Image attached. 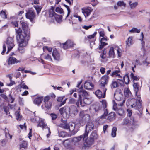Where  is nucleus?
Returning <instances> with one entry per match:
<instances>
[{
  "instance_id": "nucleus-1",
  "label": "nucleus",
  "mask_w": 150,
  "mask_h": 150,
  "mask_svg": "<svg viewBox=\"0 0 150 150\" xmlns=\"http://www.w3.org/2000/svg\"><path fill=\"white\" fill-rule=\"evenodd\" d=\"M16 32L17 34L16 39L20 46H26L27 43L28 41L30 39L29 38H26V36L24 35L23 33H22V29L20 28L16 29Z\"/></svg>"
},
{
  "instance_id": "nucleus-2",
  "label": "nucleus",
  "mask_w": 150,
  "mask_h": 150,
  "mask_svg": "<svg viewBox=\"0 0 150 150\" xmlns=\"http://www.w3.org/2000/svg\"><path fill=\"white\" fill-rule=\"evenodd\" d=\"M129 104L132 108H135V109L138 110L140 113L142 111V108L141 103L142 101L140 99V97L137 100L132 99L128 100Z\"/></svg>"
},
{
  "instance_id": "nucleus-3",
  "label": "nucleus",
  "mask_w": 150,
  "mask_h": 150,
  "mask_svg": "<svg viewBox=\"0 0 150 150\" xmlns=\"http://www.w3.org/2000/svg\"><path fill=\"white\" fill-rule=\"evenodd\" d=\"M79 98L77 101L76 103V104L78 107L79 106V103L81 106H84L82 103V97L83 98L86 97L88 96V94L86 91L83 89V88L80 89V90L78 91Z\"/></svg>"
},
{
  "instance_id": "nucleus-4",
  "label": "nucleus",
  "mask_w": 150,
  "mask_h": 150,
  "mask_svg": "<svg viewBox=\"0 0 150 150\" xmlns=\"http://www.w3.org/2000/svg\"><path fill=\"white\" fill-rule=\"evenodd\" d=\"M114 96L116 100L118 101L122 100V103L118 104L120 106H122L125 103V100H123L122 93L121 89L119 88L117 89L115 92Z\"/></svg>"
},
{
  "instance_id": "nucleus-5",
  "label": "nucleus",
  "mask_w": 150,
  "mask_h": 150,
  "mask_svg": "<svg viewBox=\"0 0 150 150\" xmlns=\"http://www.w3.org/2000/svg\"><path fill=\"white\" fill-rule=\"evenodd\" d=\"M20 23L21 24L24 34L26 36V38H28V39L29 38H30V33L26 22L21 21Z\"/></svg>"
},
{
  "instance_id": "nucleus-6",
  "label": "nucleus",
  "mask_w": 150,
  "mask_h": 150,
  "mask_svg": "<svg viewBox=\"0 0 150 150\" xmlns=\"http://www.w3.org/2000/svg\"><path fill=\"white\" fill-rule=\"evenodd\" d=\"M60 114L62 115L63 117L66 119L69 117L70 112V109L68 107H64L59 110Z\"/></svg>"
},
{
  "instance_id": "nucleus-7",
  "label": "nucleus",
  "mask_w": 150,
  "mask_h": 150,
  "mask_svg": "<svg viewBox=\"0 0 150 150\" xmlns=\"http://www.w3.org/2000/svg\"><path fill=\"white\" fill-rule=\"evenodd\" d=\"M94 141L93 139H91L89 137L83 143V146L82 148L83 149L87 150L94 144Z\"/></svg>"
},
{
  "instance_id": "nucleus-8",
  "label": "nucleus",
  "mask_w": 150,
  "mask_h": 150,
  "mask_svg": "<svg viewBox=\"0 0 150 150\" xmlns=\"http://www.w3.org/2000/svg\"><path fill=\"white\" fill-rule=\"evenodd\" d=\"M27 18L29 19L32 23L34 22V20L35 18L36 15L34 11L32 10H28L25 14Z\"/></svg>"
},
{
  "instance_id": "nucleus-9",
  "label": "nucleus",
  "mask_w": 150,
  "mask_h": 150,
  "mask_svg": "<svg viewBox=\"0 0 150 150\" xmlns=\"http://www.w3.org/2000/svg\"><path fill=\"white\" fill-rule=\"evenodd\" d=\"M94 126V124L92 122H89L87 123L86 126L85 132L83 134L84 138H86L88 137L90 132L93 129Z\"/></svg>"
},
{
  "instance_id": "nucleus-10",
  "label": "nucleus",
  "mask_w": 150,
  "mask_h": 150,
  "mask_svg": "<svg viewBox=\"0 0 150 150\" xmlns=\"http://www.w3.org/2000/svg\"><path fill=\"white\" fill-rule=\"evenodd\" d=\"M13 42V39L12 38L9 37L7 38L6 41V44L8 47V51L6 52V54H8L9 51L14 47Z\"/></svg>"
},
{
  "instance_id": "nucleus-11",
  "label": "nucleus",
  "mask_w": 150,
  "mask_h": 150,
  "mask_svg": "<svg viewBox=\"0 0 150 150\" xmlns=\"http://www.w3.org/2000/svg\"><path fill=\"white\" fill-rule=\"evenodd\" d=\"M103 108L104 109V113L100 117V118L103 119L105 118L108 114L107 109H106L107 107V102L106 100H103L102 102Z\"/></svg>"
},
{
  "instance_id": "nucleus-12",
  "label": "nucleus",
  "mask_w": 150,
  "mask_h": 150,
  "mask_svg": "<svg viewBox=\"0 0 150 150\" xmlns=\"http://www.w3.org/2000/svg\"><path fill=\"white\" fill-rule=\"evenodd\" d=\"M50 99V97L48 96H45L44 98L45 106L48 109H50L52 106V103Z\"/></svg>"
},
{
  "instance_id": "nucleus-13",
  "label": "nucleus",
  "mask_w": 150,
  "mask_h": 150,
  "mask_svg": "<svg viewBox=\"0 0 150 150\" xmlns=\"http://www.w3.org/2000/svg\"><path fill=\"white\" fill-rule=\"evenodd\" d=\"M68 127L69 131L72 132V134H74L76 133L78 131L77 129L75 128V124L74 123H69Z\"/></svg>"
},
{
  "instance_id": "nucleus-14",
  "label": "nucleus",
  "mask_w": 150,
  "mask_h": 150,
  "mask_svg": "<svg viewBox=\"0 0 150 150\" xmlns=\"http://www.w3.org/2000/svg\"><path fill=\"white\" fill-rule=\"evenodd\" d=\"M63 47L64 49H67L73 46V42L70 40H69L65 43L62 44Z\"/></svg>"
},
{
  "instance_id": "nucleus-15",
  "label": "nucleus",
  "mask_w": 150,
  "mask_h": 150,
  "mask_svg": "<svg viewBox=\"0 0 150 150\" xmlns=\"http://www.w3.org/2000/svg\"><path fill=\"white\" fill-rule=\"evenodd\" d=\"M85 138L84 137L83 135H81L77 137H75L73 138L72 141L73 143L76 146L78 145L77 143L80 142V141H81L82 140L84 139Z\"/></svg>"
},
{
  "instance_id": "nucleus-16",
  "label": "nucleus",
  "mask_w": 150,
  "mask_h": 150,
  "mask_svg": "<svg viewBox=\"0 0 150 150\" xmlns=\"http://www.w3.org/2000/svg\"><path fill=\"white\" fill-rule=\"evenodd\" d=\"M109 77L107 75H105L103 76L101 79V85L104 87L107 84L108 81Z\"/></svg>"
},
{
  "instance_id": "nucleus-17",
  "label": "nucleus",
  "mask_w": 150,
  "mask_h": 150,
  "mask_svg": "<svg viewBox=\"0 0 150 150\" xmlns=\"http://www.w3.org/2000/svg\"><path fill=\"white\" fill-rule=\"evenodd\" d=\"M120 81L122 82V83H120V85L122 86H124V83L126 84H128L130 81L129 79V76L128 74H125L123 76V78L122 79H121Z\"/></svg>"
},
{
  "instance_id": "nucleus-18",
  "label": "nucleus",
  "mask_w": 150,
  "mask_h": 150,
  "mask_svg": "<svg viewBox=\"0 0 150 150\" xmlns=\"http://www.w3.org/2000/svg\"><path fill=\"white\" fill-rule=\"evenodd\" d=\"M80 117L86 122L88 121L90 119V116L88 114H83V111L80 112L79 114Z\"/></svg>"
},
{
  "instance_id": "nucleus-19",
  "label": "nucleus",
  "mask_w": 150,
  "mask_h": 150,
  "mask_svg": "<svg viewBox=\"0 0 150 150\" xmlns=\"http://www.w3.org/2000/svg\"><path fill=\"white\" fill-rule=\"evenodd\" d=\"M106 90L107 89H106L104 90H103V94L101 91L98 90L95 92V94L99 98H104L105 96V92Z\"/></svg>"
},
{
  "instance_id": "nucleus-20",
  "label": "nucleus",
  "mask_w": 150,
  "mask_h": 150,
  "mask_svg": "<svg viewBox=\"0 0 150 150\" xmlns=\"http://www.w3.org/2000/svg\"><path fill=\"white\" fill-rule=\"evenodd\" d=\"M84 87L87 90H91L93 87V85L90 81H87L84 84Z\"/></svg>"
},
{
  "instance_id": "nucleus-21",
  "label": "nucleus",
  "mask_w": 150,
  "mask_h": 150,
  "mask_svg": "<svg viewBox=\"0 0 150 150\" xmlns=\"http://www.w3.org/2000/svg\"><path fill=\"white\" fill-rule=\"evenodd\" d=\"M20 62V60H17L15 57H11L8 59V64H13L15 63H19Z\"/></svg>"
},
{
  "instance_id": "nucleus-22",
  "label": "nucleus",
  "mask_w": 150,
  "mask_h": 150,
  "mask_svg": "<svg viewBox=\"0 0 150 150\" xmlns=\"http://www.w3.org/2000/svg\"><path fill=\"white\" fill-rule=\"evenodd\" d=\"M93 108L95 112L98 113L101 110L102 107L99 103H97L93 105Z\"/></svg>"
},
{
  "instance_id": "nucleus-23",
  "label": "nucleus",
  "mask_w": 150,
  "mask_h": 150,
  "mask_svg": "<svg viewBox=\"0 0 150 150\" xmlns=\"http://www.w3.org/2000/svg\"><path fill=\"white\" fill-rule=\"evenodd\" d=\"M52 54L55 59L57 60H59L60 54L57 50H53Z\"/></svg>"
},
{
  "instance_id": "nucleus-24",
  "label": "nucleus",
  "mask_w": 150,
  "mask_h": 150,
  "mask_svg": "<svg viewBox=\"0 0 150 150\" xmlns=\"http://www.w3.org/2000/svg\"><path fill=\"white\" fill-rule=\"evenodd\" d=\"M54 10V7L53 6H51V8L49 10V16L50 17H53L57 14L55 13Z\"/></svg>"
},
{
  "instance_id": "nucleus-25",
  "label": "nucleus",
  "mask_w": 150,
  "mask_h": 150,
  "mask_svg": "<svg viewBox=\"0 0 150 150\" xmlns=\"http://www.w3.org/2000/svg\"><path fill=\"white\" fill-rule=\"evenodd\" d=\"M133 86L134 87V90L135 92L136 95L139 98V96L137 95L138 91L139 90V83H134L133 84Z\"/></svg>"
},
{
  "instance_id": "nucleus-26",
  "label": "nucleus",
  "mask_w": 150,
  "mask_h": 150,
  "mask_svg": "<svg viewBox=\"0 0 150 150\" xmlns=\"http://www.w3.org/2000/svg\"><path fill=\"white\" fill-rule=\"evenodd\" d=\"M38 127H42V129L46 127H47V125L44 122L43 120L41 119L40 120V122L38 125Z\"/></svg>"
},
{
  "instance_id": "nucleus-27",
  "label": "nucleus",
  "mask_w": 150,
  "mask_h": 150,
  "mask_svg": "<svg viewBox=\"0 0 150 150\" xmlns=\"http://www.w3.org/2000/svg\"><path fill=\"white\" fill-rule=\"evenodd\" d=\"M92 10L88 9L83 10L82 13L86 18L88 17L91 13Z\"/></svg>"
},
{
  "instance_id": "nucleus-28",
  "label": "nucleus",
  "mask_w": 150,
  "mask_h": 150,
  "mask_svg": "<svg viewBox=\"0 0 150 150\" xmlns=\"http://www.w3.org/2000/svg\"><path fill=\"white\" fill-rule=\"evenodd\" d=\"M43 97H37L34 99V103L37 105H40L42 102V98Z\"/></svg>"
},
{
  "instance_id": "nucleus-29",
  "label": "nucleus",
  "mask_w": 150,
  "mask_h": 150,
  "mask_svg": "<svg viewBox=\"0 0 150 150\" xmlns=\"http://www.w3.org/2000/svg\"><path fill=\"white\" fill-rule=\"evenodd\" d=\"M98 137V136L96 131H94L92 132L90 136L89 137L91 139H93V140L94 141Z\"/></svg>"
},
{
  "instance_id": "nucleus-30",
  "label": "nucleus",
  "mask_w": 150,
  "mask_h": 150,
  "mask_svg": "<svg viewBox=\"0 0 150 150\" xmlns=\"http://www.w3.org/2000/svg\"><path fill=\"white\" fill-rule=\"evenodd\" d=\"M133 37L132 36L129 37L127 40L126 42V46L129 47L133 44Z\"/></svg>"
},
{
  "instance_id": "nucleus-31",
  "label": "nucleus",
  "mask_w": 150,
  "mask_h": 150,
  "mask_svg": "<svg viewBox=\"0 0 150 150\" xmlns=\"http://www.w3.org/2000/svg\"><path fill=\"white\" fill-rule=\"evenodd\" d=\"M115 114L114 112H112L110 113L108 117V119L110 121H112L115 119Z\"/></svg>"
},
{
  "instance_id": "nucleus-32",
  "label": "nucleus",
  "mask_w": 150,
  "mask_h": 150,
  "mask_svg": "<svg viewBox=\"0 0 150 150\" xmlns=\"http://www.w3.org/2000/svg\"><path fill=\"white\" fill-rule=\"evenodd\" d=\"M124 94L125 96L128 98L131 95V93L129 88H125L124 90Z\"/></svg>"
},
{
  "instance_id": "nucleus-33",
  "label": "nucleus",
  "mask_w": 150,
  "mask_h": 150,
  "mask_svg": "<svg viewBox=\"0 0 150 150\" xmlns=\"http://www.w3.org/2000/svg\"><path fill=\"white\" fill-rule=\"evenodd\" d=\"M129 4L130 6V8L131 9H134L138 5V3L136 2L132 3L131 1H129Z\"/></svg>"
},
{
  "instance_id": "nucleus-34",
  "label": "nucleus",
  "mask_w": 150,
  "mask_h": 150,
  "mask_svg": "<svg viewBox=\"0 0 150 150\" xmlns=\"http://www.w3.org/2000/svg\"><path fill=\"white\" fill-rule=\"evenodd\" d=\"M59 126L60 127L64 129H68L69 124H68L66 122L61 123Z\"/></svg>"
},
{
  "instance_id": "nucleus-35",
  "label": "nucleus",
  "mask_w": 150,
  "mask_h": 150,
  "mask_svg": "<svg viewBox=\"0 0 150 150\" xmlns=\"http://www.w3.org/2000/svg\"><path fill=\"white\" fill-rule=\"evenodd\" d=\"M120 70H116L113 71L111 74V76H114L115 75V76L117 77L120 78H122V77L118 73L120 72Z\"/></svg>"
},
{
  "instance_id": "nucleus-36",
  "label": "nucleus",
  "mask_w": 150,
  "mask_h": 150,
  "mask_svg": "<svg viewBox=\"0 0 150 150\" xmlns=\"http://www.w3.org/2000/svg\"><path fill=\"white\" fill-rule=\"evenodd\" d=\"M70 108V113H73L75 114L77 113V109L75 106H73L71 108Z\"/></svg>"
},
{
  "instance_id": "nucleus-37",
  "label": "nucleus",
  "mask_w": 150,
  "mask_h": 150,
  "mask_svg": "<svg viewBox=\"0 0 150 150\" xmlns=\"http://www.w3.org/2000/svg\"><path fill=\"white\" fill-rule=\"evenodd\" d=\"M54 17L56 21L58 23H60L62 21V15L57 14Z\"/></svg>"
},
{
  "instance_id": "nucleus-38",
  "label": "nucleus",
  "mask_w": 150,
  "mask_h": 150,
  "mask_svg": "<svg viewBox=\"0 0 150 150\" xmlns=\"http://www.w3.org/2000/svg\"><path fill=\"white\" fill-rule=\"evenodd\" d=\"M131 124V121L128 119H124L122 122V124L124 125H129Z\"/></svg>"
},
{
  "instance_id": "nucleus-39",
  "label": "nucleus",
  "mask_w": 150,
  "mask_h": 150,
  "mask_svg": "<svg viewBox=\"0 0 150 150\" xmlns=\"http://www.w3.org/2000/svg\"><path fill=\"white\" fill-rule=\"evenodd\" d=\"M114 52L113 47H111L109 52V55L110 57H114Z\"/></svg>"
},
{
  "instance_id": "nucleus-40",
  "label": "nucleus",
  "mask_w": 150,
  "mask_h": 150,
  "mask_svg": "<svg viewBox=\"0 0 150 150\" xmlns=\"http://www.w3.org/2000/svg\"><path fill=\"white\" fill-rule=\"evenodd\" d=\"M117 128L114 127H113L112 129L111 136L113 137H114L116 135Z\"/></svg>"
},
{
  "instance_id": "nucleus-41",
  "label": "nucleus",
  "mask_w": 150,
  "mask_h": 150,
  "mask_svg": "<svg viewBox=\"0 0 150 150\" xmlns=\"http://www.w3.org/2000/svg\"><path fill=\"white\" fill-rule=\"evenodd\" d=\"M129 32L132 33H139L140 32V29H138L136 28H133L132 29L129 31Z\"/></svg>"
},
{
  "instance_id": "nucleus-42",
  "label": "nucleus",
  "mask_w": 150,
  "mask_h": 150,
  "mask_svg": "<svg viewBox=\"0 0 150 150\" xmlns=\"http://www.w3.org/2000/svg\"><path fill=\"white\" fill-rule=\"evenodd\" d=\"M0 15L3 19H6L7 18V15L5 11H1L0 13Z\"/></svg>"
},
{
  "instance_id": "nucleus-43",
  "label": "nucleus",
  "mask_w": 150,
  "mask_h": 150,
  "mask_svg": "<svg viewBox=\"0 0 150 150\" xmlns=\"http://www.w3.org/2000/svg\"><path fill=\"white\" fill-rule=\"evenodd\" d=\"M56 12L59 14H62L64 13L63 9L61 8L57 7L55 9Z\"/></svg>"
},
{
  "instance_id": "nucleus-44",
  "label": "nucleus",
  "mask_w": 150,
  "mask_h": 150,
  "mask_svg": "<svg viewBox=\"0 0 150 150\" xmlns=\"http://www.w3.org/2000/svg\"><path fill=\"white\" fill-rule=\"evenodd\" d=\"M116 111L117 113L120 116H122L124 114V110L122 108L118 109Z\"/></svg>"
},
{
  "instance_id": "nucleus-45",
  "label": "nucleus",
  "mask_w": 150,
  "mask_h": 150,
  "mask_svg": "<svg viewBox=\"0 0 150 150\" xmlns=\"http://www.w3.org/2000/svg\"><path fill=\"white\" fill-rule=\"evenodd\" d=\"M18 87L19 88H21L25 89H28V86L26 85L25 83H22L19 84Z\"/></svg>"
},
{
  "instance_id": "nucleus-46",
  "label": "nucleus",
  "mask_w": 150,
  "mask_h": 150,
  "mask_svg": "<svg viewBox=\"0 0 150 150\" xmlns=\"http://www.w3.org/2000/svg\"><path fill=\"white\" fill-rule=\"evenodd\" d=\"M118 82L116 81L112 82V83L111 84V86L112 88H115L118 87Z\"/></svg>"
},
{
  "instance_id": "nucleus-47",
  "label": "nucleus",
  "mask_w": 150,
  "mask_h": 150,
  "mask_svg": "<svg viewBox=\"0 0 150 150\" xmlns=\"http://www.w3.org/2000/svg\"><path fill=\"white\" fill-rule=\"evenodd\" d=\"M83 101L82 100L83 105H84L85 104L87 105L89 104V103L88 102L89 99L87 98L86 97H85L83 98Z\"/></svg>"
},
{
  "instance_id": "nucleus-48",
  "label": "nucleus",
  "mask_w": 150,
  "mask_h": 150,
  "mask_svg": "<svg viewBox=\"0 0 150 150\" xmlns=\"http://www.w3.org/2000/svg\"><path fill=\"white\" fill-rule=\"evenodd\" d=\"M130 76L131 79L134 81H138L139 80L138 78L134 75L133 73H131L130 74Z\"/></svg>"
},
{
  "instance_id": "nucleus-49",
  "label": "nucleus",
  "mask_w": 150,
  "mask_h": 150,
  "mask_svg": "<svg viewBox=\"0 0 150 150\" xmlns=\"http://www.w3.org/2000/svg\"><path fill=\"white\" fill-rule=\"evenodd\" d=\"M108 45L107 43H105L104 42H100V44L99 45V49L101 50L102 49L104 46Z\"/></svg>"
},
{
  "instance_id": "nucleus-50",
  "label": "nucleus",
  "mask_w": 150,
  "mask_h": 150,
  "mask_svg": "<svg viewBox=\"0 0 150 150\" xmlns=\"http://www.w3.org/2000/svg\"><path fill=\"white\" fill-rule=\"evenodd\" d=\"M35 8L37 11V14H39V13L40 12L42 8L41 6H37L35 7Z\"/></svg>"
},
{
  "instance_id": "nucleus-51",
  "label": "nucleus",
  "mask_w": 150,
  "mask_h": 150,
  "mask_svg": "<svg viewBox=\"0 0 150 150\" xmlns=\"http://www.w3.org/2000/svg\"><path fill=\"white\" fill-rule=\"evenodd\" d=\"M117 5L118 6H123L125 7L126 6V4L123 1H118L117 3Z\"/></svg>"
},
{
  "instance_id": "nucleus-52",
  "label": "nucleus",
  "mask_w": 150,
  "mask_h": 150,
  "mask_svg": "<svg viewBox=\"0 0 150 150\" xmlns=\"http://www.w3.org/2000/svg\"><path fill=\"white\" fill-rule=\"evenodd\" d=\"M64 6H65L67 9V11H68V13L67 16H66V18H67V17L69 16V15H70V10L69 7L67 5L64 4Z\"/></svg>"
},
{
  "instance_id": "nucleus-53",
  "label": "nucleus",
  "mask_w": 150,
  "mask_h": 150,
  "mask_svg": "<svg viewBox=\"0 0 150 150\" xmlns=\"http://www.w3.org/2000/svg\"><path fill=\"white\" fill-rule=\"evenodd\" d=\"M8 99L11 100L10 102L11 103H12L14 102V101L15 98L13 97V96L11 95V94H10L8 96Z\"/></svg>"
},
{
  "instance_id": "nucleus-54",
  "label": "nucleus",
  "mask_w": 150,
  "mask_h": 150,
  "mask_svg": "<svg viewBox=\"0 0 150 150\" xmlns=\"http://www.w3.org/2000/svg\"><path fill=\"white\" fill-rule=\"evenodd\" d=\"M27 146V143L26 142H23L20 145V148H26Z\"/></svg>"
},
{
  "instance_id": "nucleus-55",
  "label": "nucleus",
  "mask_w": 150,
  "mask_h": 150,
  "mask_svg": "<svg viewBox=\"0 0 150 150\" xmlns=\"http://www.w3.org/2000/svg\"><path fill=\"white\" fill-rule=\"evenodd\" d=\"M113 109L115 111H116L118 108H117V104L115 100H113Z\"/></svg>"
},
{
  "instance_id": "nucleus-56",
  "label": "nucleus",
  "mask_w": 150,
  "mask_h": 150,
  "mask_svg": "<svg viewBox=\"0 0 150 150\" xmlns=\"http://www.w3.org/2000/svg\"><path fill=\"white\" fill-rule=\"evenodd\" d=\"M0 96L2 98L4 99L6 101H8V98L7 96L6 95V93L1 94Z\"/></svg>"
},
{
  "instance_id": "nucleus-57",
  "label": "nucleus",
  "mask_w": 150,
  "mask_h": 150,
  "mask_svg": "<svg viewBox=\"0 0 150 150\" xmlns=\"http://www.w3.org/2000/svg\"><path fill=\"white\" fill-rule=\"evenodd\" d=\"M15 114L16 116V118L17 120H20L21 116L20 115L19 112H17L15 113Z\"/></svg>"
},
{
  "instance_id": "nucleus-58",
  "label": "nucleus",
  "mask_w": 150,
  "mask_h": 150,
  "mask_svg": "<svg viewBox=\"0 0 150 150\" xmlns=\"http://www.w3.org/2000/svg\"><path fill=\"white\" fill-rule=\"evenodd\" d=\"M79 122L80 125L81 126H83L86 122V121L81 118Z\"/></svg>"
},
{
  "instance_id": "nucleus-59",
  "label": "nucleus",
  "mask_w": 150,
  "mask_h": 150,
  "mask_svg": "<svg viewBox=\"0 0 150 150\" xmlns=\"http://www.w3.org/2000/svg\"><path fill=\"white\" fill-rule=\"evenodd\" d=\"M4 132L5 137L6 138L8 137V136L10 135V134L9 133L8 129H7L5 128L4 129Z\"/></svg>"
},
{
  "instance_id": "nucleus-60",
  "label": "nucleus",
  "mask_w": 150,
  "mask_h": 150,
  "mask_svg": "<svg viewBox=\"0 0 150 150\" xmlns=\"http://www.w3.org/2000/svg\"><path fill=\"white\" fill-rule=\"evenodd\" d=\"M44 59H45L48 60L50 61L52 60V59L51 58L50 55L48 54L45 56Z\"/></svg>"
},
{
  "instance_id": "nucleus-61",
  "label": "nucleus",
  "mask_w": 150,
  "mask_h": 150,
  "mask_svg": "<svg viewBox=\"0 0 150 150\" xmlns=\"http://www.w3.org/2000/svg\"><path fill=\"white\" fill-rule=\"evenodd\" d=\"M6 144V142L5 140L4 139H2L0 142V145L1 146H4Z\"/></svg>"
},
{
  "instance_id": "nucleus-62",
  "label": "nucleus",
  "mask_w": 150,
  "mask_h": 150,
  "mask_svg": "<svg viewBox=\"0 0 150 150\" xmlns=\"http://www.w3.org/2000/svg\"><path fill=\"white\" fill-rule=\"evenodd\" d=\"M18 22H19L18 21H12L11 22V23L15 27H17L18 25Z\"/></svg>"
},
{
  "instance_id": "nucleus-63",
  "label": "nucleus",
  "mask_w": 150,
  "mask_h": 150,
  "mask_svg": "<svg viewBox=\"0 0 150 150\" xmlns=\"http://www.w3.org/2000/svg\"><path fill=\"white\" fill-rule=\"evenodd\" d=\"M66 135V133L63 131L61 132L59 134V136L60 137H64Z\"/></svg>"
},
{
  "instance_id": "nucleus-64",
  "label": "nucleus",
  "mask_w": 150,
  "mask_h": 150,
  "mask_svg": "<svg viewBox=\"0 0 150 150\" xmlns=\"http://www.w3.org/2000/svg\"><path fill=\"white\" fill-rule=\"evenodd\" d=\"M51 115L52 119L53 120L55 119L57 117V115L54 114H51Z\"/></svg>"
}]
</instances>
